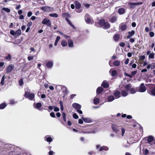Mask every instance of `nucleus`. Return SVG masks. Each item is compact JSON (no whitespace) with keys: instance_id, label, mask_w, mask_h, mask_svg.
<instances>
[{"instance_id":"43","label":"nucleus","mask_w":155,"mask_h":155,"mask_svg":"<svg viewBox=\"0 0 155 155\" xmlns=\"http://www.w3.org/2000/svg\"><path fill=\"white\" fill-rule=\"evenodd\" d=\"M121 135L122 136H123L125 133V129L123 127L121 128Z\"/></svg>"},{"instance_id":"45","label":"nucleus","mask_w":155,"mask_h":155,"mask_svg":"<svg viewBox=\"0 0 155 155\" xmlns=\"http://www.w3.org/2000/svg\"><path fill=\"white\" fill-rule=\"evenodd\" d=\"M154 53H150L149 55V58H154Z\"/></svg>"},{"instance_id":"30","label":"nucleus","mask_w":155,"mask_h":155,"mask_svg":"<svg viewBox=\"0 0 155 155\" xmlns=\"http://www.w3.org/2000/svg\"><path fill=\"white\" fill-rule=\"evenodd\" d=\"M114 64L115 66H118L120 64V61L118 60H115L114 62Z\"/></svg>"},{"instance_id":"16","label":"nucleus","mask_w":155,"mask_h":155,"mask_svg":"<svg viewBox=\"0 0 155 155\" xmlns=\"http://www.w3.org/2000/svg\"><path fill=\"white\" fill-rule=\"evenodd\" d=\"M76 9H79L81 7V4L77 1L74 2Z\"/></svg>"},{"instance_id":"25","label":"nucleus","mask_w":155,"mask_h":155,"mask_svg":"<svg viewBox=\"0 0 155 155\" xmlns=\"http://www.w3.org/2000/svg\"><path fill=\"white\" fill-rule=\"evenodd\" d=\"M117 18L116 16L112 17L110 18V21L112 23H114L116 21Z\"/></svg>"},{"instance_id":"38","label":"nucleus","mask_w":155,"mask_h":155,"mask_svg":"<svg viewBox=\"0 0 155 155\" xmlns=\"http://www.w3.org/2000/svg\"><path fill=\"white\" fill-rule=\"evenodd\" d=\"M129 91L131 94H134L136 92V91L135 89L133 88H131Z\"/></svg>"},{"instance_id":"1","label":"nucleus","mask_w":155,"mask_h":155,"mask_svg":"<svg viewBox=\"0 0 155 155\" xmlns=\"http://www.w3.org/2000/svg\"><path fill=\"white\" fill-rule=\"evenodd\" d=\"M99 23L100 25L105 29H107L110 27V24L107 22H105L103 19L100 20Z\"/></svg>"},{"instance_id":"8","label":"nucleus","mask_w":155,"mask_h":155,"mask_svg":"<svg viewBox=\"0 0 155 155\" xmlns=\"http://www.w3.org/2000/svg\"><path fill=\"white\" fill-rule=\"evenodd\" d=\"M142 2H136V3H131L129 2L128 4L130 8H134L136 6L141 5L142 4Z\"/></svg>"},{"instance_id":"57","label":"nucleus","mask_w":155,"mask_h":155,"mask_svg":"<svg viewBox=\"0 0 155 155\" xmlns=\"http://www.w3.org/2000/svg\"><path fill=\"white\" fill-rule=\"evenodd\" d=\"M32 25V23L31 22H30L28 23V24L27 25V26H28V27L30 28Z\"/></svg>"},{"instance_id":"41","label":"nucleus","mask_w":155,"mask_h":155,"mask_svg":"<svg viewBox=\"0 0 155 155\" xmlns=\"http://www.w3.org/2000/svg\"><path fill=\"white\" fill-rule=\"evenodd\" d=\"M137 73V71H133L131 72L130 75L131 76V78H132Z\"/></svg>"},{"instance_id":"5","label":"nucleus","mask_w":155,"mask_h":155,"mask_svg":"<svg viewBox=\"0 0 155 155\" xmlns=\"http://www.w3.org/2000/svg\"><path fill=\"white\" fill-rule=\"evenodd\" d=\"M85 20L87 24H92L93 21L91 18L90 16L88 14H86L84 17Z\"/></svg>"},{"instance_id":"18","label":"nucleus","mask_w":155,"mask_h":155,"mask_svg":"<svg viewBox=\"0 0 155 155\" xmlns=\"http://www.w3.org/2000/svg\"><path fill=\"white\" fill-rule=\"evenodd\" d=\"M154 139V138L152 136H149L148 137L147 139V141L148 143H150L152 142Z\"/></svg>"},{"instance_id":"42","label":"nucleus","mask_w":155,"mask_h":155,"mask_svg":"<svg viewBox=\"0 0 155 155\" xmlns=\"http://www.w3.org/2000/svg\"><path fill=\"white\" fill-rule=\"evenodd\" d=\"M15 34L17 35H20L21 34V31L20 29H18L15 32Z\"/></svg>"},{"instance_id":"39","label":"nucleus","mask_w":155,"mask_h":155,"mask_svg":"<svg viewBox=\"0 0 155 155\" xmlns=\"http://www.w3.org/2000/svg\"><path fill=\"white\" fill-rule=\"evenodd\" d=\"M122 94L123 96H126L127 95V93L125 91H122Z\"/></svg>"},{"instance_id":"6","label":"nucleus","mask_w":155,"mask_h":155,"mask_svg":"<svg viewBox=\"0 0 155 155\" xmlns=\"http://www.w3.org/2000/svg\"><path fill=\"white\" fill-rule=\"evenodd\" d=\"M146 87L144 85V84L142 83L140 85L138 91L140 92H143L146 91Z\"/></svg>"},{"instance_id":"23","label":"nucleus","mask_w":155,"mask_h":155,"mask_svg":"<svg viewBox=\"0 0 155 155\" xmlns=\"http://www.w3.org/2000/svg\"><path fill=\"white\" fill-rule=\"evenodd\" d=\"M102 86L104 88H107L109 87V84L106 81H104L102 83Z\"/></svg>"},{"instance_id":"21","label":"nucleus","mask_w":155,"mask_h":155,"mask_svg":"<svg viewBox=\"0 0 155 155\" xmlns=\"http://www.w3.org/2000/svg\"><path fill=\"white\" fill-rule=\"evenodd\" d=\"M68 42L69 47L72 48L73 47V42L71 39H69Z\"/></svg>"},{"instance_id":"58","label":"nucleus","mask_w":155,"mask_h":155,"mask_svg":"<svg viewBox=\"0 0 155 155\" xmlns=\"http://www.w3.org/2000/svg\"><path fill=\"white\" fill-rule=\"evenodd\" d=\"M54 110L56 112L58 111L59 110V109L58 107H55L54 108Z\"/></svg>"},{"instance_id":"10","label":"nucleus","mask_w":155,"mask_h":155,"mask_svg":"<svg viewBox=\"0 0 155 155\" xmlns=\"http://www.w3.org/2000/svg\"><path fill=\"white\" fill-rule=\"evenodd\" d=\"M14 68V66L13 64H11L9 65L7 68H6V72L7 73L11 72L13 69Z\"/></svg>"},{"instance_id":"52","label":"nucleus","mask_w":155,"mask_h":155,"mask_svg":"<svg viewBox=\"0 0 155 155\" xmlns=\"http://www.w3.org/2000/svg\"><path fill=\"white\" fill-rule=\"evenodd\" d=\"M50 115L52 117H55L54 113V112L51 113L50 114Z\"/></svg>"},{"instance_id":"17","label":"nucleus","mask_w":155,"mask_h":155,"mask_svg":"<svg viewBox=\"0 0 155 155\" xmlns=\"http://www.w3.org/2000/svg\"><path fill=\"white\" fill-rule=\"evenodd\" d=\"M47 67L48 68H51L53 65V62L52 61H48L47 64Z\"/></svg>"},{"instance_id":"64","label":"nucleus","mask_w":155,"mask_h":155,"mask_svg":"<svg viewBox=\"0 0 155 155\" xmlns=\"http://www.w3.org/2000/svg\"><path fill=\"white\" fill-rule=\"evenodd\" d=\"M137 67V64H132V68H135Z\"/></svg>"},{"instance_id":"40","label":"nucleus","mask_w":155,"mask_h":155,"mask_svg":"<svg viewBox=\"0 0 155 155\" xmlns=\"http://www.w3.org/2000/svg\"><path fill=\"white\" fill-rule=\"evenodd\" d=\"M5 79V75H4L2 78L1 81V84L2 85L4 84Z\"/></svg>"},{"instance_id":"44","label":"nucleus","mask_w":155,"mask_h":155,"mask_svg":"<svg viewBox=\"0 0 155 155\" xmlns=\"http://www.w3.org/2000/svg\"><path fill=\"white\" fill-rule=\"evenodd\" d=\"M5 58L8 61H10L11 59V57L10 54H8V56H6L5 57Z\"/></svg>"},{"instance_id":"53","label":"nucleus","mask_w":155,"mask_h":155,"mask_svg":"<svg viewBox=\"0 0 155 155\" xmlns=\"http://www.w3.org/2000/svg\"><path fill=\"white\" fill-rule=\"evenodd\" d=\"M19 84L20 86H21L23 84V80L22 79H21L19 81Z\"/></svg>"},{"instance_id":"49","label":"nucleus","mask_w":155,"mask_h":155,"mask_svg":"<svg viewBox=\"0 0 155 155\" xmlns=\"http://www.w3.org/2000/svg\"><path fill=\"white\" fill-rule=\"evenodd\" d=\"M32 12H31V11H29V12L28 13V14H27V16L28 17H30L31 16V15H32Z\"/></svg>"},{"instance_id":"31","label":"nucleus","mask_w":155,"mask_h":155,"mask_svg":"<svg viewBox=\"0 0 155 155\" xmlns=\"http://www.w3.org/2000/svg\"><path fill=\"white\" fill-rule=\"evenodd\" d=\"M119 36L118 35H115L114 37V40L116 41H117L119 39Z\"/></svg>"},{"instance_id":"54","label":"nucleus","mask_w":155,"mask_h":155,"mask_svg":"<svg viewBox=\"0 0 155 155\" xmlns=\"http://www.w3.org/2000/svg\"><path fill=\"white\" fill-rule=\"evenodd\" d=\"M120 45L122 47H124L125 45V44L123 42H121L120 43Z\"/></svg>"},{"instance_id":"4","label":"nucleus","mask_w":155,"mask_h":155,"mask_svg":"<svg viewBox=\"0 0 155 155\" xmlns=\"http://www.w3.org/2000/svg\"><path fill=\"white\" fill-rule=\"evenodd\" d=\"M41 9L45 12H52L54 11L53 8L49 6H43L41 8Z\"/></svg>"},{"instance_id":"2","label":"nucleus","mask_w":155,"mask_h":155,"mask_svg":"<svg viewBox=\"0 0 155 155\" xmlns=\"http://www.w3.org/2000/svg\"><path fill=\"white\" fill-rule=\"evenodd\" d=\"M24 96L30 100H32L35 97L34 94L33 93H30L29 91L25 92Z\"/></svg>"},{"instance_id":"12","label":"nucleus","mask_w":155,"mask_h":155,"mask_svg":"<svg viewBox=\"0 0 155 155\" xmlns=\"http://www.w3.org/2000/svg\"><path fill=\"white\" fill-rule=\"evenodd\" d=\"M135 32L134 30H132L131 31L128 32L129 35L127 36V38H130L132 36L135 34Z\"/></svg>"},{"instance_id":"36","label":"nucleus","mask_w":155,"mask_h":155,"mask_svg":"<svg viewBox=\"0 0 155 155\" xmlns=\"http://www.w3.org/2000/svg\"><path fill=\"white\" fill-rule=\"evenodd\" d=\"M6 105L5 103H2L0 105V108L3 109L6 107Z\"/></svg>"},{"instance_id":"46","label":"nucleus","mask_w":155,"mask_h":155,"mask_svg":"<svg viewBox=\"0 0 155 155\" xmlns=\"http://www.w3.org/2000/svg\"><path fill=\"white\" fill-rule=\"evenodd\" d=\"M3 9L5 11H6V12H9L10 11V9L7 8H3Z\"/></svg>"},{"instance_id":"32","label":"nucleus","mask_w":155,"mask_h":155,"mask_svg":"<svg viewBox=\"0 0 155 155\" xmlns=\"http://www.w3.org/2000/svg\"><path fill=\"white\" fill-rule=\"evenodd\" d=\"M61 45L65 47L67 45V43L66 41L63 40L61 41Z\"/></svg>"},{"instance_id":"33","label":"nucleus","mask_w":155,"mask_h":155,"mask_svg":"<svg viewBox=\"0 0 155 155\" xmlns=\"http://www.w3.org/2000/svg\"><path fill=\"white\" fill-rule=\"evenodd\" d=\"M62 91L64 94H66L67 93V88L65 86H63L62 87Z\"/></svg>"},{"instance_id":"48","label":"nucleus","mask_w":155,"mask_h":155,"mask_svg":"<svg viewBox=\"0 0 155 155\" xmlns=\"http://www.w3.org/2000/svg\"><path fill=\"white\" fill-rule=\"evenodd\" d=\"M154 33L152 31H150L149 32V35L150 37H153L154 35Z\"/></svg>"},{"instance_id":"19","label":"nucleus","mask_w":155,"mask_h":155,"mask_svg":"<svg viewBox=\"0 0 155 155\" xmlns=\"http://www.w3.org/2000/svg\"><path fill=\"white\" fill-rule=\"evenodd\" d=\"M118 12L121 15L125 13V10L124 8H121L118 9Z\"/></svg>"},{"instance_id":"51","label":"nucleus","mask_w":155,"mask_h":155,"mask_svg":"<svg viewBox=\"0 0 155 155\" xmlns=\"http://www.w3.org/2000/svg\"><path fill=\"white\" fill-rule=\"evenodd\" d=\"M83 120L80 119L78 120V123L80 124H82L83 123Z\"/></svg>"},{"instance_id":"50","label":"nucleus","mask_w":155,"mask_h":155,"mask_svg":"<svg viewBox=\"0 0 155 155\" xmlns=\"http://www.w3.org/2000/svg\"><path fill=\"white\" fill-rule=\"evenodd\" d=\"M10 33L12 35H14L15 34V32L13 30H11L10 31Z\"/></svg>"},{"instance_id":"13","label":"nucleus","mask_w":155,"mask_h":155,"mask_svg":"<svg viewBox=\"0 0 155 155\" xmlns=\"http://www.w3.org/2000/svg\"><path fill=\"white\" fill-rule=\"evenodd\" d=\"M114 95L116 98H118L120 97V93L117 91L114 93Z\"/></svg>"},{"instance_id":"37","label":"nucleus","mask_w":155,"mask_h":155,"mask_svg":"<svg viewBox=\"0 0 155 155\" xmlns=\"http://www.w3.org/2000/svg\"><path fill=\"white\" fill-rule=\"evenodd\" d=\"M66 20L68 22L69 24L73 28H74V26L72 24L71 21L69 20V19L68 18H66Z\"/></svg>"},{"instance_id":"47","label":"nucleus","mask_w":155,"mask_h":155,"mask_svg":"<svg viewBox=\"0 0 155 155\" xmlns=\"http://www.w3.org/2000/svg\"><path fill=\"white\" fill-rule=\"evenodd\" d=\"M73 117L75 119H77L78 118V116L76 113H74L73 114Z\"/></svg>"},{"instance_id":"27","label":"nucleus","mask_w":155,"mask_h":155,"mask_svg":"<svg viewBox=\"0 0 155 155\" xmlns=\"http://www.w3.org/2000/svg\"><path fill=\"white\" fill-rule=\"evenodd\" d=\"M100 100L97 98H95L94 100V103L95 104H97L99 103Z\"/></svg>"},{"instance_id":"14","label":"nucleus","mask_w":155,"mask_h":155,"mask_svg":"<svg viewBox=\"0 0 155 155\" xmlns=\"http://www.w3.org/2000/svg\"><path fill=\"white\" fill-rule=\"evenodd\" d=\"M148 92L150 94L155 96V86L151 90L149 91Z\"/></svg>"},{"instance_id":"56","label":"nucleus","mask_w":155,"mask_h":155,"mask_svg":"<svg viewBox=\"0 0 155 155\" xmlns=\"http://www.w3.org/2000/svg\"><path fill=\"white\" fill-rule=\"evenodd\" d=\"M60 103L61 105V109L62 110H63V104L62 102L60 101Z\"/></svg>"},{"instance_id":"20","label":"nucleus","mask_w":155,"mask_h":155,"mask_svg":"<svg viewBox=\"0 0 155 155\" xmlns=\"http://www.w3.org/2000/svg\"><path fill=\"white\" fill-rule=\"evenodd\" d=\"M114 99V97L112 95H110L107 97V100L108 102H111L113 101Z\"/></svg>"},{"instance_id":"60","label":"nucleus","mask_w":155,"mask_h":155,"mask_svg":"<svg viewBox=\"0 0 155 155\" xmlns=\"http://www.w3.org/2000/svg\"><path fill=\"white\" fill-rule=\"evenodd\" d=\"M60 39V37L59 36H58L56 38L55 41H56V42H58V41H59V40Z\"/></svg>"},{"instance_id":"22","label":"nucleus","mask_w":155,"mask_h":155,"mask_svg":"<svg viewBox=\"0 0 155 155\" xmlns=\"http://www.w3.org/2000/svg\"><path fill=\"white\" fill-rule=\"evenodd\" d=\"M110 72L111 70L110 71L109 73L112 76H115L117 75V71L115 70L112 71L111 73H110Z\"/></svg>"},{"instance_id":"62","label":"nucleus","mask_w":155,"mask_h":155,"mask_svg":"<svg viewBox=\"0 0 155 155\" xmlns=\"http://www.w3.org/2000/svg\"><path fill=\"white\" fill-rule=\"evenodd\" d=\"M33 58V57L32 56H29L28 57V59L29 61H31L32 60Z\"/></svg>"},{"instance_id":"11","label":"nucleus","mask_w":155,"mask_h":155,"mask_svg":"<svg viewBox=\"0 0 155 155\" xmlns=\"http://www.w3.org/2000/svg\"><path fill=\"white\" fill-rule=\"evenodd\" d=\"M82 119L83 121L86 123H90L92 122L91 119L89 117L84 118L83 115H81Z\"/></svg>"},{"instance_id":"34","label":"nucleus","mask_w":155,"mask_h":155,"mask_svg":"<svg viewBox=\"0 0 155 155\" xmlns=\"http://www.w3.org/2000/svg\"><path fill=\"white\" fill-rule=\"evenodd\" d=\"M42 106V104L41 103L38 102L36 104V107L37 108L39 109Z\"/></svg>"},{"instance_id":"63","label":"nucleus","mask_w":155,"mask_h":155,"mask_svg":"<svg viewBox=\"0 0 155 155\" xmlns=\"http://www.w3.org/2000/svg\"><path fill=\"white\" fill-rule=\"evenodd\" d=\"M155 68V64L154 63L151 64V69H154Z\"/></svg>"},{"instance_id":"28","label":"nucleus","mask_w":155,"mask_h":155,"mask_svg":"<svg viewBox=\"0 0 155 155\" xmlns=\"http://www.w3.org/2000/svg\"><path fill=\"white\" fill-rule=\"evenodd\" d=\"M108 150V147H106L105 146H103V147H100V148L99 149V151H101L103 150H104L106 151H107V150Z\"/></svg>"},{"instance_id":"7","label":"nucleus","mask_w":155,"mask_h":155,"mask_svg":"<svg viewBox=\"0 0 155 155\" xmlns=\"http://www.w3.org/2000/svg\"><path fill=\"white\" fill-rule=\"evenodd\" d=\"M42 23L44 25H47L50 27L51 25V21L48 18H45L42 21Z\"/></svg>"},{"instance_id":"15","label":"nucleus","mask_w":155,"mask_h":155,"mask_svg":"<svg viewBox=\"0 0 155 155\" xmlns=\"http://www.w3.org/2000/svg\"><path fill=\"white\" fill-rule=\"evenodd\" d=\"M127 28V26L125 24H121L120 26V29L122 31L125 30Z\"/></svg>"},{"instance_id":"29","label":"nucleus","mask_w":155,"mask_h":155,"mask_svg":"<svg viewBox=\"0 0 155 155\" xmlns=\"http://www.w3.org/2000/svg\"><path fill=\"white\" fill-rule=\"evenodd\" d=\"M49 16L51 17L57 18L58 15L56 13H51L49 14Z\"/></svg>"},{"instance_id":"55","label":"nucleus","mask_w":155,"mask_h":155,"mask_svg":"<svg viewBox=\"0 0 155 155\" xmlns=\"http://www.w3.org/2000/svg\"><path fill=\"white\" fill-rule=\"evenodd\" d=\"M129 60L128 58H127V59H126V60H125V61L124 62L125 64H127L129 63Z\"/></svg>"},{"instance_id":"59","label":"nucleus","mask_w":155,"mask_h":155,"mask_svg":"<svg viewBox=\"0 0 155 155\" xmlns=\"http://www.w3.org/2000/svg\"><path fill=\"white\" fill-rule=\"evenodd\" d=\"M147 68L148 69L151 68V64H150L148 65L147 67Z\"/></svg>"},{"instance_id":"3","label":"nucleus","mask_w":155,"mask_h":155,"mask_svg":"<svg viewBox=\"0 0 155 155\" xmlns=\"http://www.w3.org/2000/svg\"><path fill=\"white\" fill-rule=\"evenodd\" d=\"M73 107L77 110V112L80 114H82V111L80 109L81 108V106L77 103H74L72 104Z\"/></svg>"},{"instance_id":"24","label":"nucleus","mask_w":155,"mask_h":155,"mask_svg":"<svg viewBox=\"0 0 155 155\" xmlns=\"http://www.w3.org/2000/svg\"><path fill=\"white\" fill-rule=\"evenodd\" d=\"M45 139H46V141L48 142H51L52 141V139L51 137L46 136L45 137Z\"/></svg>"},{"instance_id":"26","label":"nucleus","mask_w":155,"mask_h":155,"mask_svg":"<svg viewBox=\"0 0 155 155\" xmlns=\"http://www.w3.org/2000/svg\"><path fill=\"white\" fill-rule=\"evenodd\" d=\"M103 91V89L102 87H99L97 89V93L99 94L101 93Z\"/></svg>"},{"instance_id":"61","label":"nucleus","mask_w":155,"mask_h":155,"mask_svg":"<svg viewBox=\"0 0 155 155\" xmlns=\"http://www.w3.org/2000/svg\"><path fill=\"white\" fill-rule=\"evenodd\" d=\"M124 74L127 76L128 77L130 78H131V76L130 74H129L127 73H125Z\"/></svg>"},{"instance_id":"35","label":"nucleus","mask_w":155,"mask_h":155,"mask_svg":"<svg viewBox=\"0 0 155 155\" xmlns=\"http://www.w3.org/2000/svg\"><path fill=\"white\" fill-rule=\"evenodd\" d=\"M126 89L128 91H129L131 88V86L130 84L127 85L125 86Z\"/></svg>"},{"instance_id":"9","label":"nucleus","mask_w":155,"mask_h":155,"mask_svg":"<svg viewBox=\"0 0 155 155\" xmlns=\"http://www.w3.org/2000/svg\"><path fill=\"white\" fill-rule=\"evenodd\" d=\"M120 126L115 124H113L111 126L112 130L115 132L117 133L119 130Z\"/></svg>"}]
</instances>
